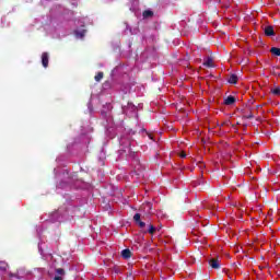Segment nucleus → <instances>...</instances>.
<instances>
[{"label":"nucleus","instance_id":"nucleus-21","mask_svg":"<svg viewBox=\"0 0 280 280\" xmlns=\"http://www.w3.org/2000/svg\"><path fill=\"white\" fill-rule=\"evenodd\" d=\"M58 187H61V188H62V184H59Z\"/></svg>","mask_w":280,"mask_h":280},{"label":"nucleus","instance_id":"nucleus-11","mask_svg":"<svg viewBox=\"0 0 280 280\" xmlns=\"http://www.w3.org/2000/svg\"><path fill=\"white\" fill-rule=\"evenodd\" d=\"M271 93L273 95H280V86H276V88L271 89Z\"/></svg>","mask_w":280,"mask_h":280},{"label":"nucleus","instance_id":"nucleus-17","mask_svg":"<svg viewBox=\"0 0 280 280\" xmlns=\"http://www.w3.org/2000/svg\"><path fill=\"white\" fill-rule=\"evenodd\" d=\"M154 231H156V228H154V225H150V228H149V233H150L151 235H153V234H154Z\"/></svg>","mask_w":280,"mask_h":280},{"label":"nucleus","instance_id":"nucleus-8","mask_svg":"<svg viewBox=\"0 0 280 280\" xmlns=\"http://www.w3.org/2000/svg\"><path fill=\"white\" fill-rule=\"evenodd\" d=\"M85 34H86V31H84V30L75 31L77 38H84Z\"/></svg>","mask_w":280,"mask_h":280},{"label":"nucleus","instance_id":"nucleus-19","mask_svg":"<svg viewBox=\"0 0 280 280\" xmlns=\"http://www.w3.org/2000/svg\"><path fill=\"white\" fill-rule=\"evenodd\" d=\"M180 156H182V159H185V156H187L185 153H180Z\"/></svg>","mask_w":280,"mask_h":280},{"label":"nucleus","instance_id":"nucleus-18","mask_svg":"<svg viewBox=\"0 0 280 280\" xmlns=\"http://www.w3.org/2000/svg\"><path fill=\"white\" fill-rule=\"evenodd\" d=\"M138 224H139L140 229H143V226H145V222H143V221H138Z\"/></svg>","mask_w":280,"mask_h":280},{"label":"nucleus","instance_id":"nucleus-3","mask_svg":"<svg viewBox=\"0 0 280 280\" xmlns=\"http://www.w3.org/2000/svg\"><path fill=\"white\" fill-rule=\"evenodd\" d=\"M121 257L122 259H130V257H132V252H130V249H124L121 252Z\"/></svg>","mask_w":280,"mask_h":280},{"label":"nucleus","instance_id":"nucleus-16","mask_svg":"<svg viewBox=\"0 0 280 280\" xmlns=\"http://www.w3.org/2000/svg\"><path fill=\"white\" fill-rule=\"evenodd\" d=\"M133 220H135V222H140L141 221V214H139V213H137V214H135L133 215Z\"/></svg>","mask_w":280,"mask_h":280},{"label":"nucleus","instance_id":"nucleus-6","mask_svg":"<svg viewBox=\"0 0 280 280\" xmlns=\"http://www.w3.org/2000/svg\"><path fill=\"white\" fill-rule=\"evenodd\" d=\"M265 34L266 36H275V28L272 26H266Z\"/></svg>","mask_w":280,"mask_h":280},{"label":"nucleus","instance_id":"nucleus-15","mask_svg":"<svg viewBox=\"0 0 280 280\" xmlns=\"http://www.w3.org/2000/svg\"><path fill=\"white\" fill-rule=\"evenodd\" d=\"M152 11H144L143 12V16H144V19H148V18H150V16H152Z\"/></svg>","mask_w":280,"mask_h":280},{"label":"nucleus","instance_id":"nucleus-7","mask_svg":"<svg viewBox=\"0 0 280 280\" xmlns=\"http://www.w3.org/2000/svg\"><path fill=\"white\" fill-rule=\"evenodd\" d=\"M224 104H226V106H231L232 104H235V97L233 96H228L224 101Z\"/></svg>","mask_w":280,"mask_h":280},{"label":"nucleus","instance_id":"nucleus-4","mask_svg":"<svg viewBox=\"0 0 280 280\" xmlns=\"http://www.w3.org/2000/svg\"><path fill=\"white\" fill-rule=\"evenodd\" d=\"M211 268L218 269L220 268V261L217 258H212L209 260Z\"/></svg>","mask_w":280,"mask_h":280},{"label":"nucleus","instance_id":"nucleus-14","mask_svg":"<svg viewBox=\"0 0 280 280\" xmlns=\"http://www.w3.org/2000/svg\"><path fill=\"white\" fill-rule=\"evenodd\" d=\"M8 264L4 261H0V270H7Z\"/></svg>","mask_w":280,"mask_h":280},{"label":"nucleus","instance_id":"nucleus-20","mask_svg":"<svg viewBox=\"0 0 280 280\" xmlns=\"http://www.w3.org/2000/svg\"><path fill=\"white\" fill-rule=\"evenodd\" d=\"M147 207H148V209H150V208L152 207V205H151V203H148Z\"/></svg>","mask_w":280,"mask_h":280},{"label":"nucleus","instance_id":"nucleus-2","mask_svg":"<svg viewBox=\"0 0 280 280\" xmlns=\"http://www.w3.org/2000/svg\"><path fill=\"white\" fill-rule=\"evenodd\" d=\"M137 113V106H135V104L132 103H128L127 107L124 108V113Z\"/></svg>","mask_w":280,"mask_h":280},{"label":"nucleus","instance_id":"nucleus-12","mask_svg":"<svg viewBox=\"0 0 280 280\" xmlns=\"http://www.w3.org/2000/svg\"><path fill=\"white\" fill-rule=\"evenodd\" d=\"M104 78V72H98L97 75H95L96 82H100Z\"/></svg>","mask_w":280,"mask_h":280},{"label":"nucleus","instance_id":"nucleus-10","mask_svg":"<svg viewBox=\"0 0 280 280\" xmlns=\"http://www.w3.org/2000/svg\"><path fill=\"white\" fill-rule=\"evenodd\" d=\"M270 51L273 56H280V48L272 47Z\"/></svg>","mask_w":280,"mask_h":280},{"label":"nucleus","instance_id":"nucleus-5","mask_svg":"<svg viewBox=\"0 0 280 280\" xmlns=\"http://www.w3.org/2000/svg\"><path fill=\"white\" fill-rule=\"evenodd\" d=\"M57 275L55 276V280H62V277L65 276V269H57L56 270Z\"/></svg>","mask_w":280,"mask_h":280},{"label":"nucleus","instance_id":"nucleus-9","mask_svg":"<svg viewBox=\"0 0 280 280\" xmlns=\"http://www.w3.org/2000/svg\"><path fill=\"white\" fill-rule=\"evenodd\" d=\"M230 84H236L237 83V75L231 74L229 78Z\"/></svg>","mask_w":280,"mask_h":280},{"label":"nucleus","instance_id":"nucleus-13","mask_svg":"<svg viewBox=\"0 0 280 280\" xmlns=\"http://www.w3.org/2000/svg\"><path fill=\"white\" fill-rule=\"evenodd\" d=\"M205 65H206V67H213V60H211V59H207L206 61H205Z\"/></svg>","mask_w":280,"mask_h":280},{"label":"nucleus","instance_id":"nucleus-1","mask_svg":"<svg viewBox=\"0 0 280 280\" xmlns=\"http://www.w3.org/2000/svg\"><path fill=\"white\" fill-rule=\"evenodd\" d=\"M42 65H43V67H45V69H47V67L49 65V55L47 52H44L42 55Z\"/></svg>","mask_w":280,"mask_h":280}]
</instances>
